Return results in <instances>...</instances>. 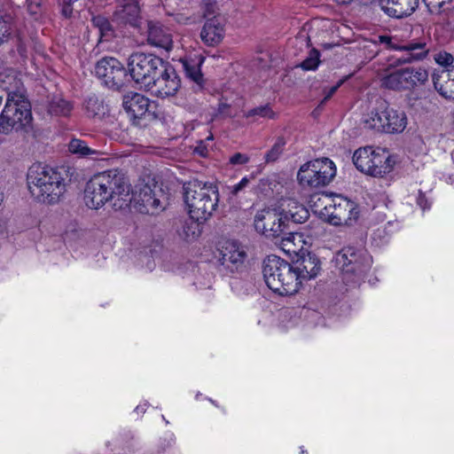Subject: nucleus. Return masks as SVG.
<instances>
[{
	"mask_svg": "<svg viewBox=\"0 0 454 454\" xmlns=\"http://www.w3.org/2000/svg\"><path fill=\"white\" fill-rule=\"evenodd\" d=\"M93 24L98 27L102 35H106L111 30V25L108 20L103 16H96L92 19Z\"/></svg>",
	"mask_w": 454,
	"mask_h": 454,
	"instance_id": "39",
	"label": "nucleus"
},
{
	"mask_svg": "<svg viewBox=\"0 0 454 454\" xmlns=\"http://www.w3.org/2000/svg\"><path fill=\"white\" fill-rule=\"evenodd\" d=\"M321 233V226L312 224L309 230L303 228L302 231H295L289 233L281 240L282 249L288 254H298L305 250L306 246H309L314 238Z\"/></svg>",
	"mask_w": 454,
	"mask_h": 454,
	"instance_id": "14",
	"label": "nucleus"
},
{
	"mask_svg": "<svg viewBox=\"0 0 454 454\" xmlns=\"http://www.w3.org/2000/svg\"><path fill=\"white\" fill-rule=\"evenodd\" d=\"M432 78L434 86L441 96L448 99H454V66L435 71Z\"/></svg>",
	"mask_w": 454,
	"mask_h": 454,
	"instance_id": "22",
	"label": "nucleus"
},
{
	"mask_svg": "<svg viewBox=\"0 0 454 454\" xmlns=\"http://www.w3.org/2000/svg\"><path fill=\"white\" fill-rule=\"evenodd\" d=\"M4 88L7 93L5 106L0 114V134L8 135L13 129L29 126L33 117L31 106L26 96L23 83L16 77Z\"/></svg>",
	"mask_w": 454,
	"mask_h": 454,
	"instance_id": "2",
	"label": "nucleus"
},
{
	"mask_svg": "<svg viewBox=\"0 0 454 454\" xmlns=\"http://www.w3.org/2000/svg\"><path fill=\"white\" fill-rule=\"evenodd\" d=\"M4 201V193L0 192V205Z\"/></svg>",
	"mask_w": 454,
	"mask_h": 454,
	"instance_id": "52",
	"label": "nucleus"
},
{
	"mask_svg": "<svg viewBox=\"0 0 454 454\" xmlns=\"http://www.w3.org/2000/svg\"><path fill=\"white\" fill-rule=\"evenodd\" d=\"M341 4H346L350 3L352 0H337Z\"/></svg>",
	"mask_w": 454,
	"mask_h": 454,
	"instance_id": "51",
	"label": "nucleus"
},
{
	"mask_svg": "<svg viewBox=\"0 0 454 454\" xmlns=\"http://www.w3.org/2000/svg\"><path fill=\"white\" fill-rule=\"evenodd\" d=\"M18 51L21 56H23L27 51L26 46L23 45L22 43H20L18 46Z\"/></svg>",
	"mask_w": 454,
	"mask_h": 454,
	"instance_id": "50",
	"label": "nucleus"
},
{
	"mask_svg": "<svg viewBox=\"0 0 454 454\" xmlns=\"http://www.w3.org/2000/svg\"><path fill=\"white\" fill-rule=\"evenodd\" d=\"M195 152L203 157L207 155V146L204 145L203 141H200V145L198 146H196Z\"/></svg>",
	"mask_w": 454,
	"mask_h": 454,
	"instance_id": "48",
	"label": "nucleus"
},
{
	"mask_svg": "<svg viewBox=\"0 0 454 454\" xmlns=\"http://www.w3.org/2000/svg\"><path fill=\"white\" fill-rule=\"evenodd\" d=\"M246 253L240 245L233 240H226L221 243L218 248V261L223 266L231 271L243 264Z\"/></svg>",
	"mask_w": 454,
	"mask_h": 454,
	"instance_id": "18",
	"label": "nucleus"
},
{
	"mask_svg": "<svg viewBox=\"0 0 454 454\" xmlns=\"http://www.w3.org/2000/svg\"><path fill=\"white\" fill-rule=\"evenodd\" d=\"M378 42L380 43L385 44L386 47L390 50L400 51L402 45L400 43L394 42L393 38L388 35H380L378 37Z\"/></svg>",
	"mask_w": 454,
	"mask_h": 454,
	"instance_id": "41",
	"label": "nucleus"
},
{
	"mask_svg": "<svg viewBox=\"0 0 454 454\" xmlns=\"http://www.w3.org/2000/svg\"><path fill=\"white\" fill-rule=\"evenodd\" d=\"M364 124L368 129L378 131L401 133L407 126V118L403 111L385 106V103H381L380 108L368 114Z\"/></svg>",
	"mask_w": 454,
	"mask_h": 454,
	"instance_id": "10",
	"label": "nucleus"
},
{
	"mask_svg": "<svg viewBox=\"0 0 454 454\" xmlns=\"http://www.w3.org/2000/svg\"><path fill=\"white\" fill-rule=\"evenodd\" d=\"M12 31L11 19L9 17L0 15V44L6 42Z\"/></svg>",
	"mask_w": 454,
	"mask_h": 454,
	"instance_id": "37",
	"label": "nucleus"
},
{
	"mask_svg": "<svg viewBox=\"0 0 454 454\" xmlns=\"http://www.w3.org/2000/svg\"><path fill=\"white\" fill-rule=\"evenodd\" d=\"M218 114L220 115H222L223 117H233L234 116L231 111L230 106L225 103L219 104Z\"/></svg>",
	"mask_w": 454,
	"mask_h": 454,
	"instance_id": "45",
	"label": "nucleus"
},
{
	"mask_svg": "<svg viewBox=\"0 0 454 454\" xmlns=\"http://www.w3.org/2000/svg\"><path fill=\"white\" fill-rule=\"evenodd\" d=\"M403 69L396 70L382 79V86L394 90H403L404 88Z\"/></svg>",
	"mask_w": 454,
	"mask_h": 454,
	"instance_id": "30",
	"label": "nucleus"
},
{
	"mask_svg": "<svg viewBox=\"0 0 454 454\" xmlns=\"http://www.w3.org/2000/svg\"><path fill=\"white\" fill-rule=\"evenodd\" d=\"M162 70L157 77H154L153 83L146 90L160 98L174 96L180 88V79L176 71L172 67H166L165 64Z\"/></svg>",
	"mask_w": 454,
	"mask_h": 454,
	"instance_id": "15",
	"label": "nucleus"
},
{
	"mask_svg": "<svg viewBox=\"0 0 454 454\" xmlns=\"http://www.w3.org/2000/svg\"><path fill=\"white\" fill-rule=\"evenodd\" d=\"M336 175V167L328 158L316 159L302 164L297 173L300 185L317 189L329 184Z\"/></svg>",
	"mask_w": 454,
	"mask_h": 454,
	"instance_id": "8",
	"label": "nucleus"
},
{
	"mask_svg": "<svg viewBox=\"0 0 454 454\" xmlns=\"http://www.w3.org/2000/svg\"><path fill=\"white\" fill-rule=\"evenodd\" d=\"M27 12L31 15H37L43 12L45 0H26Z\"/></svg>",
	"mask_w": 454,
	"mask_h": 454,
	"instance_id": "40",
	"label": "nucleus"
},
{
	"mask_svg": "<svg viewBox=\"0 0 454 454\" xmlns=\"http://www.w3.org/2000/svg\"><path fill=\"white\" fill-rule=\"evenodd\" d=\"M201 4L205 5L208 13H213L215 12V0H201Z\"/></svg>",
	"mask_w": 454,
	"mask_h": 454,
	"instance_id": "47",
	"label": "nucleus"
},
{
	"mask_svg": "<svg viewBox=\"0 0 454 454\" xmlns=\"http://www.w3.org/2000/svg\"><path fill=\"white\" fill-rule=\"evenodd\" d=\"M114 21L120 25L139 27L141 24L140 8L137 0H117L113 15Z\"/></svg>",
	"mask_w": 454,
	"mask_h": 454,
	"instance_id": "17",
	"label": "nucleus"
},
{
	"mask_svg": "<svg viewBox=\"0 0 454 454\" xmlns=\"http://www.w3.org/2000/svg\"><path fill=\"white\" fill-rule=\"evenodd\" d=\"M400 51L403 52V55L397 59V62L400 64L420 61L427 57L430 51V45L426 39L411 41L402 44Z\"/></svg>",
	"mask_w": 454,
	"mask_h": 454,
	"instance_id": "20",
	"label": "nucleus"
},
{
	"mask_svg": "<svg viewBox=\"0 0 454 454\" xmlns=\"http://www.w3.org/2000/svg\"><path fill=\"white\" fill-rule=\"evenodd\" d=\"M322 215L333 225H353L358 217L356 205L341 196L327 199Z\"/></svg>",
	"mask_w": 454,
	"mask_h": 454,
	"instance_id": "11",
	"label": "nucleus"
},
{
	"mask_svg": "<svg viewBox=\"0 0 454 454\" xmlns=\"http://www.w3.org/2000/svg\"><path fill=\"white\" fill-rule=\"evenodd\" d=\"M2 102H3V97L0 96V106L2 105Z\"/></svg>",
	"mask_w": 454,
	"mask_h": 454,
	"instance_id": "54",
	"label": "nucleus"
},
{
	"mask_svg": "<svg viewBox=\"0 0 454 454\" xmlns=\"http://www.w3.org/2000/svg\"><path fill=\"white\" fill-rule=\"evenodd\" d=\"M418 204L425 209L427 207V201L425 200L424 197L420 194L419 198L418 199Z\"/></svg>",
	"mask_w": 454,
	"mask_h": 454,
	"instance_id": "49",
	"label": "nucleus"
},
{
	"mask_svg": "<svg viewBox=\"0 0 454 454\" xmlns=\"http://www.w3.org/2000/svg\"><path fill=\"white\" fill-rule=\"evenodd\" d=\"M320 63V53L316 49H311L309 51L306 59L300 64V67H301L305 71H313L316 70Z\"/></svg>",
	"mask_w": 454,
	"mask_h": 454,
	"instance_id": "33",
	"label": "nucleus"
},
{
	"mask_svg": "<svg viewBox=\"0 0 454 454\" xmlns=\"http://www.w3.org/2000/svg\"><path fill=\"white\" fill-rule=\"evenodd\" d=\"M122 106L133 120H140L153 114L155 103L142 94L129 92L123 96Z\"/></svg>",
	"mask_w": 454,
	"mask_h": 454,
	"instance_id": "16",
	"label": "nucleus"
},
{
	"mask_svg": "<svg viewBox=\"0 0 454 454\" xmlns=\"http://www.w3.org/2000/svg\"><path fill=\"white\" fill-rule=\"evenodd\" d=\"M203 222L196 221L190 216V219L185 220L178 229L179 237L187 242L195 240L200 235V223Z\"/></svg>",
	"mask_w": 454,
	"mask_h": 454,
	"instance_id": "28",
	"label": "nucleus"
},
{
	"mask_svg": "<svg viewBox=\"0 0 454 454\" xmlns=\"http://www.w3.org/2000/svg\"><path fill=\"white\" fill-rule=\"evenodd\" d=\"M27 180L31 194L43 203H58L66 192L62 174L41 163H35L28 168Z\"/></svg>",
	"mask_w": 454,
	"mask_h": 454,
	"instance_id": "3",
	"label": "nucleus"
},
{
	"mask_svg": "<svg viewBox=\"0 0 454 454\" xmlns=\"http://www.w3.org/2000/svg\"><path fill=\"white\" fill-rule=\"evenodd\" d=\"M147 42L149 44L162 48L167 51L173 47L172 35L169 29L154 20L147 21Z\"/></svg>",
	"mask_w": 454,
	"mask_h": 454,
	"instance_id": "19",
	"label": "nucleus"
},
{
	"mask_svg": "<svg viewBox=\"0 0 454 454\" xmlns=\"http://www.w3.org/2000/svg\"><path fill=\"white\" fill-rule=\"evenodd\" d=\"M343 83V80H340L337 82L336 85L330 88L327 91H325L324 99L322 100V103L326 102L328 99L331 98V97L336 92V90L340 87V85Z\"/></svg>",
	"mask_w": 454,
	"mask_h": 454,
	"instance_id": "46",
	"label": "nucleus"
},
{
	"mask_svg": "<svg viewBox=\"0 0 454 454\" xmlns=\"http://www.w3.org/2000/svg\"><path fill=\"white\" fill-rule=\"evenodd\" d=\"M286 202V205L283 204L284 207L280 212L286 226H288L289 221L301 223L308 219L309 213L303 205L294 200H287Z\"/></svg>",
	"mask_w": 454,
	"mask_h": 454,
	"instance_id": "25",
	"label": "nucleus"
},
{
	"mask_svg": "<svg viewBox=\"0 0 454 454\" xmlns=\"http://www.w3.org/2000/svg\"><path fill=\"white\" fill-rule=\"evenodd\" d=\"M353 162L361 172L375 177L390 173L395 164L387 151L372 146L357 149L354 153Z\"/></svg>",
	"mask_w": 454,
	"mask_h": 454,
	"instance_id": "7",
	"label": "nucleus"
},
{
	"mask_svg": "<svg viewBox=\"0 0 454 454\" xmlns=\"http://www.w3.org/2000/svg\"><path fill=\"white\" fill-rule=\"evenodd\" d=\"M431 13H440L450 9L454 0H423Z\"/></svg>",
	"mask_w": 454,
	"mask_h": 454,
	"instance_id": "34",
	"label": "nucleus"
},
{
	"mask_svg": "<svg viewBox=\"0 0 454 454\" xmlns=\"http://www.w3.org/2000/svg\"><path fill=\"white\" fill-rule=\"evenodd\" d=\"M249 182H250L249 178L243 177L239 181V183H238V184L232 185L231 187H230L231 194L238 195L239 192L243 191L248 185Z\"/></svg>",
	"mask_w": 454,
	"mask_h": 454,
	"instance_id": "43",
	"label": "nucleus"
},
{
	"mask_svg": "<svg viewBox=\"0 0 454 454\" xmlns=\"http://www.w3.org/2000/svg\"><path fill=\"white\" fill-rule=\"evenodd\" d=\"M84 111L89 118L101 120L107 114L108 108L98 97L90 96L84 102Z\"/></svg>",
	"mask_w": 454,
	"mask_h": 454,
	"instance_id": "27",
	"label": "nucleus"
},
{
	"mask_svg": "<svg viewBox=\"0 0 454 454\" xmlns=\"http://www.w3.org/2000/svg\"><path fill=\"white\" fill-rule=\"evenodd\" d=\"M403 79H405V80H403L405 90H411V89L414 88V82H412L413 80L411 79V76L409 73L408 67L403 68Z\"/></svg>",
	"mask_w": 454,
	"mask_h": 454,
	"instance_id": "44",
	"label": "nucleus"
},
{
	"mask_svg": "<svg viewBox=\"0 0 454 454\" xmlns=\"http://www.w3.org/2000/svg\"><path fill=\"white\" fill-rule=\"evenodd\" d=\"M434 60L437 64L449 68L453 66L454 58L450 53L441 51L434 55Z\"/></svg>",
	"mask_w": 454,
	"mask_h": 454,
	"instance_id": "38",
	"label": "nucleus"
},
{
	"mask_svg": "<svg viewBox=\"0 0 454 454\" xmlns=\"http://www.w3.org/2000/svg\"><path fill=\"white\" fill-rule=\"evenodd\" d=\"M245 116L247 118L260 116L268 119H274L276 117V114L270 107V106L265 105L249 110L245 114Z\"/></svg>",
	"mask_w": 454,
	"mask_h": 454,
	"instance_id": "36",
	"label": "nucleus"
},
{
	"mask_svg": "<svg viewBox=\"0 0 454 454\" xmlns=\"http://www.w3.org/2000/svg\"><path fill=\"white\" fill-rule=\"evenodd\" d=\"M224 28L222 20L218 17L209 19L204 24L200 38L209 46L218 44L223 38Z\"/></svg>",
	"mask_w": 454,
	"mask_h": 454,
	"instance_id": "23",
	"label": "nucleus"
},
{
	"mask_svg": "<svg viewBox=\"0 0 454 454\" xmlns=\"http://www.w3.org/2000/svg\"><path fill=\"white\" fill-rule=\"evenodd\" d=\"M212 139H213V136H212V135H210V136H208V137H207V139H206V140H212Z\"/></svg>",
	"mask_w": 454,
	"mask_h": 454,
	"instance_id": "53",
	"label": "nucleus"
},
{
	"mask_svg": "<svg viewBox=\"0 0 454 454\" xmlns=\"http://www.w3.org/2000/svg\"><path fill=\"white\" fill-rule=\"evenodd\" d=\"M294 271L297 275L299 286L301 284L302 280H309L314 278L319 273L321 267L319 263V260L311 254H308L301 258L296 267H294Z\"/></svg>",
	"mask_w": 454,
	"mask_h": 454,
	"instance_id": "24",
	"label": "nucleus"
},
{
	"mask_svg": "<svg viewBox=\"0 0 454 454\" xmlns=\"http://www.w3.org/2000/svg\"><path fill=\"white\" fill-rule=\"evenodd\" d=\"M414 87L423 85L428 80V73L422 67H408Z\"/></svg>",
	"mask_w": 454,
	"mask_h": 454,
	"instance_id": "35",
	"label": "nucleus"
},
{
	"mask_svg": "<svg viewBox=\"0 0 454 454\" xmlns=\"http://www.w3.org/2000/svg\"><path fill=\"white\" fill-rule=\"evenodd\" d=\"M255 230L267 238H278L287 228L280 211L267 208L257 212L254 216Z\"/></svg>",
	"mask_w": 454,
	"mask_h": 454,
	"instance_id": "13",
	"label": "nucleus"
},
{
	"mask_svg": "<svg viewBox=\"0 0 454 454\" xmlns=\"http://www.w3.org/2000/svg\"><path fill=\"white\" fill-rule=\"evenodd\" d=\"M164 67L163 60L153 54L137 52L132 54L128 62L129 74L141 88L147 90Z\"/></svg>",
	"mask_w": 454,
	"mask_h": 454,
	"instance_id": "9",
	"label": "nucleus"
},
{
	"mask_svg": "<svg viewBox=\"0 0 454 454\" xmlns=\"http://www.w3.org/2000/svg\"><path fill=\"white\" fill-rule=\"evenodd\" d=\"M73 110V104L60 96H55L49 103V113L54 115L67 116Z\"/></svg>",
	"mask_w": 454,
	"mask_h": 454,
	"instance_id": "29",
	"label": "nucleus"
},
{
	"mask_svg": "<svg viewBox=\"0 0 454 454\" xmlns=\"http://www.w3.org/2000/svg\"><path fill=\"white\" fill-rule=\"evenodd\" d=\"M249 161V157L247 154L241 153H236L231 155L229 159V162L231 165H245Z\"/></svg>",
	"mask_w": 454,
	"mask_h": 454,
	"instance_id": "42",
	"label": "nucleus"
},
{
	"mask_svg": "<svg viewBox=\"0 0 454 454\" xmlns=\"http://www.w3.org/2000/svg\"><path fill=\"white\" fill-rule=\"evenodd\" d=\"M184 197L190 216L196 221H207L219 201L216 185L198 180L184 184Z\"/></svg>",
	"mask_w": 454,
	"mask_h": 454,
	"instance_id": "4",
	"label": "nucleus"
},
{
	"mask_svg": "<svg viewBox=\"0 0 454 454\" xmlns=\"http://www.w3.org/2000/svg\"><path fill=\"white\" fill-rule=\"evenodd\" d=\"M333 262L348 284L357 282L371 269L372 259L366 250L348 247L335 254Z\"/></svg>",
	"mask_w": 454,
	"mask_h": 454,
	"instance_id": "6",
	"label": "nucleus"
},
{
	"mask_svg": "<svg viewBox=\"0 0 454 454\" xmlns=\"http://www.w3.org/2000/svg\"><path fill=\"white\" fill-rule=\"evenodd\" d=\"M95 74L106 87L113 90L120 89L127 77L123 65L113 57L98 60L95 66Z\"/></svg>",
	"mask_w": 454,
	"mask_h": 454,
	"instance_id": "12",
	"label": "nucleus"
},
{
	"mask_svg": "<svg viewBox=\"0 0 454 454\" xmlns=\"http://www.w3.org/2000/svg\"><path fill=\"white\" fill-rule=\"evenodd\" d=\"M419 0H380L381 10L390 17L402 19L411 15Z\"/></svg>",
	"mask_w": 454,
	"mask_h": 454,
	"instance_id": "21",
	"label": "nucleus"
},
{
	"mask_svg": "<svg viewBox=\"0 0 454 454\" xmlns=\"http://www.w3.org/2000/svg\"><path fill=\"white\" fill-rule=\"evenodd\" d=\"M262 273L267 286L280 295H290L299 290L294 267L277 255H269L263 262Z\"/></svg>",
	"mask_w": 454,
	"mask_h": 454,
	"instance_id": "5",
	"label": "nucleus"
},
{
	"mask_svg": "<svg viewBox=\"0 0 454 454\" xmlns=\"http://www.w3.org/2000/svg\"><path fill=\"white\" fill-rule=\"evenodd\" d=\"M204 59L201 56H194L193 58H185L180 60L182 67L187 77L200 84L202 82V74L200 66Z\"/></svg>",
	"mask_w": 454,
	"mask_h": 454,
	"instance_id": "26",
	"label": "nucleus"
},
{
	"mask_svg": "<svg viewBox=\"0 0 454 454\" xmlns=\"http://www.w3.org/2000/svg\"><path fill=\"white\" fill-rule=\"evenodd\" d=\"M132 199L144 213L157 214L165 209L166 195L157 184H144L131 194L126 178L116 170L95 175L89 180L84 190L85 204L92 209L101 207L109 200L113 201L114 209H123Z\"/></svg>",
	"mask_w": 454,
	"mask_h": 454,
	"instance_id": "1",
	"label": "nucleus"
},
{
	"mask_svg": "<svg viewBox=\"0 0 454 454\" xmlns=\"http://www.w3.org/2000/svg\"><path fill=\"white\" fill-rule=\"evenodd\" d=\"M68 150L70 153L80 156H90L98 153L97 151L90 148L84 141L77 138L69 142Z\"/></svg>",
	"mask_w": 454,
	"mask_h": 454,
	"instance_id": "31",
	"label": "nucleus"
},
{
	"mask_svg": "<svg viewBox=\"0 0 454 454\" xmlns=\"http://www.w3.org/2000/svg\"><path fill=\"white\" fill-rule=\"evenodd\" d=\"M286 141L284 137H278L272 147L266 153L264 159L266 162H274L284 152Z\"/></svg>",
	"mask_w": 454,
	"mask_h": 454,
	"instance_id": "32",
	"label": "nucleus"
}]
</instances>
